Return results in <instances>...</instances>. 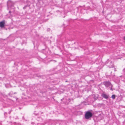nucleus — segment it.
Masks as SVG:
<instances>
[{
    "label": "nucleus",
    "instance_id": "nucleus-1",
    "mask_svg": "<svg viewBox=\"0 0 125 125\" xmlns=\"http://www.w3.org/2000/svg\"><path fill=\"white\" fill-rule=\"evenodd\" d=\"M93 114L90 111L86 112L85 115V117L86 119H88L93 116Z\"/></svg>",
    "mask_w": 125,
    "mask_h": 125
},
{
    "label": "nucleus",
    "instance_id": "nucleus-2",
    "mask_svg": "<svg viewBox=\"0 0 125 125\" xmlns=\"http://www.w3.org/2000/svg\"><path fill=\"white\" fill-rule=\"evenodd\" d=\"M106 64L109 68H113L114 67V65L113 63L109 60H107L106 61Z\"/></svg>",
    "mask_w": 125,
    "mask_h": 125
},
{
    "label": "nucleus",
    "instance_id": "nucleus-3",
    "mask_svg": "<svg viewBox=\"0 0 125 125\" xmlns=\"http://www.w3.org/2000/svg\"><path fill=\"white\" fill-rule=\"evenodd\" d=\"M101 96V97L106 99H108L109 97V94H105L104 93H102Z\"/></svg>",
    "mask_w": 125,
    "mask_h": 125
},
{
    "label": "nucleus",
    "instance_id": "nucleus-4",
    "mask_svg": "<svg viewBox=\"0 0 125 125\" xmlns=\"http://www.w3.org/2000/svg\"><path fill=\"white\" fill-rule=\"evenodd\" d=\"M106 86V87H109L110 85H111V86L112 85L111 83L109 81H106L104 82L103 83ZM112 87V86H111Z\"/></svg>",
    "mask_w": 125,
    "mask_h": 125
},
{
    "label": "nucleus",
    "instance_id": "nucleus-5",
    "mask_svg": "<svg viewBox=\"0 0 125 125\" xmlns=\"http://www.w3.org/2000/svg\"><path fill=\"white\" fill-rule=\"evenodd\" d=\"M5 23V21L3 20L0 22V27L3 28L4 27Z\"/></svg>",
    "mask_w": 125,
    "mask_h": 125
},
{
    "label": "nucleus",
    "instance_id": "nucleus-6",
    "mask_svg": "<svg viewBox=\"0 0 125 125\" xmlns=\"http://www.w3.org/2000/svg\"><path fill=\"white\" fill-rule=\"evenodd\" d=\"M51 89L49 87H48L47 88H46L45 89V90H44L43 91H42V93H43L46 92L47 91H48L50 90Z\"/></svg>",
    "mask_w": 125,
    "mask_h": 125
},
{
    "label": "nucleus",
    "instance_id": "nucleus-7",
    "mask_svg": "<svg viewBox=\"0 0 125 125\" xmlns=\"http://www.w3.org/2000/svg\"><path fill=\"white\" fill-rule=\"evenodd\" d=\"M112 98L114 99H115V94L111 96Z\"/></svg>",
    "mask_w": 125,
    "mask_h": 125
},
{
    "label": "nucleus",
    "instance_id": "nucleus-8",
    "mask_svg": "<svg viewBox=\"0 0 125 125\" xmlns=\"http://www.w3.org/2000/svg\"><path fill=\"white\" fill-rule=\"evenodd\" d=\"M50 30V29L49 28H48L47 29V31H49Z\"/></svg>",
    "mask_w": 125,
    "mask_h": 125
},
{
    "label": "nucleus",
    "instance_id": "nucleus-9",
    "mask_svg": "<svg viewBox=\"0 0 125 125\" xmlns=\"http://www.w3.org/2000/svg\"><path fill=\"white\" fill-rule=\"evenodd\" d=\"M124 75H125V68L124 69Z\"/></svg>",
    "mask_w": 125,
    "mask_h": 125
},
{
    "label": "nucleus",
    "instance_id": "nucleus-10",
    "mask_svg": "<svg viewBox=\"0 0 125 125\" xmlns=\"http://www.w3.org/2000/svg\"><path fill=\"white\" fill-rule=\"evenodd\" d=\"M7 114V113L6 112H5L4 113V115L5 116H6V115Z\"/></svg>",
    "mask_w": 125,
    "mask_h": 125
},
{
    "label": "nucleus",
    "instance_id": "nucleus-11",
    "mask_svg": "<svg viewBox=\"0 0 125 125\" xmlns=\"http://www.w3.org/2000/svg\"><path fill=\"white\" fill-rule=\"evenodd\" d=\"M34 114H35V115H38V114H36L35 113H34Z\"/></svg>",
    "mask_w": 125,
    "mask_h": 125
},
{
    "label": "nucleus",
    "instance_id": "nucleus-12",
    "mask_svg": "<svg viewBox=\"0 0 125 125\" xmlns=\"http://www.w3.org/2000/svg\"><path fill=\"white\" fill-rule=\"evenodd\" d=\"M26 6H25V7H24L23 8V9H25L26 8Z\"/></svg>",
    "mask_w": 125,
    "mask_h": 125
},
{
    "label": "nucleus",
    "instance_id": "nucleus-13",
    "mask_svg": "<svg viewBox=\"0 0 125 125\" xmlns=\"http://www.w3.org/2000/svg\"><path fill=\"white\" fill-rule=\"evenodd\" d=\"M11 11H9V13H11Z\"/></svg>",
    "mask_w": 125,
    "mask_h": 125
},
{
    "label": "nucleus",
    "instance_id": "nucleus-14",
    "mask_svg": "<svg viewBox=\"0 0 125 125\" xmlns=\"http://www.w3.org/2000/svg\"><path fill=\"white\" fill-rule=\"evenodd\" d=\"M7 5L8 6H9V4H8V2H7Z\"/></svg>",
    "mask_w": 125,
    "mask_h": 125
},
{
    "label": "nucleus",
    "instance_id": "nucleus-15",
    "mask_svg": "<svg viewBox=\"0 0 125 125\" xmlns=\"http://www.w3.org/2000/svg\"><path fill=\"white\" fill-rule=\"evenodd\" d=\"M124 40H125V37H124Z\"/></svg>",
    "mask_w": 125,
    "mask_h": 125
},
{
    "label": "nucleus",
    "instance_id": "nucleus-16",
    "mask_svg": "<svg viewBox=\"0 0 125 125\" xmlns=\"http://www.w3.org/2000/svg\"><path fill=\"white\" fill-rule=\"evenodd\" d=\"M79 97V96H77V97Z\"/></svg>",
    "mask_w": 125,
    "mask_h": 125
},
{
    "label": "nucleus",
    "instance_id": "nucleus-17",
    "mask_svg": "<svg viewBox=\"0 0 125 125\" xmlns=\"http://www.w3.org/2000/svg\"><path fill=\"white\" fill-rule=\"evenodd\" d=\"M111 90H112V88H111Z\"/></svg>",
    "mask_w": 125,
    "mask_h": 125
},
{
    "label": "nucleus",
    "instance_id": "nucleus-18",
    "mask_svg": "<svg viewBox=\"0 0 125 125\" xmlns=\"http://www.w3.org/2000/svg\"><path fill=\"white\" fill-rule=\"evenodd\" d=\"M42 40V39H41V40Z\"/></svg>",
    "mask_w": 125,
    "mask_h": 125
}]
</instances>
